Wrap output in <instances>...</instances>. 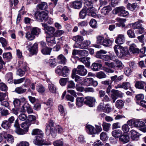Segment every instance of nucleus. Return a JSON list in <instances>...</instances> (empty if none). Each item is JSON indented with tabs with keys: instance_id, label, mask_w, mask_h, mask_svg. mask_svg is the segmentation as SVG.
<instances>
[{
	"instance_id": "f257e3e1",
	"label": "nucleus",
	"mask_w": 146,
	"mask_h": 146,
	"mask_svg": "<svg viewBox=\"0 0 146 146\" xmlns=\"http://www.w3.org/2000/svg\"><path fill=\"white\" fill-rule=\"evenodd\" d=\"M45 129L46 133L47 135L51 134L54 137L56 136V130H58V133H61L63 131L62 128L59 125L55 126V124L53 120L50 119L48 123L46 124Z\"/></svg>"
},
{
	"instance_id": "f03ea898",
	"label": "nucleus",
	"mask_w": 146,
	"mask_h": 146,
	"mask_svg": "<svg viewBox=\"0 0 146 146\" xmlns=\"http://www.w3.org/2000/svg\"><path fill=\"white\" fill-rule=\"evenodd\" d=\"M114 50L117 56L120 58L127 56L129 54L128 48L121 45H115L114 47Z\"/></svg>"
},
{
	"instance_id": "7ed1b4c3",
	"label": "nucleus",
	"mask_w": 146,
	"mask_h": 146,
	"mask_svg": "<svg viewBox=\"0 0 146 146\" xmlns=\"http://www.w3.org/2000/svg\"><path fill=\"white\" fill-rule=\"evenodd\" d=\"M96 9L93 7H90L87 8V10L83 9L80 12L79 14V17L81 19H84L87 13L89 16L93 17L96 16V13L95 12Z\"/></svg>"
},
{
	"instance_id": "20e7f679",
	"label": "nucleus",
	"mask_w": 146,
	"mask_h": 146,
	"mask_svg": "<svg viewBox=\"0 0 146 146\" xmlns=\"http://www.w3.org/2000/svg\"><path fill=\"white\" fill-rule=\"evenodd\" d=\"M72 77H74L76 74L80 76H84L86 75L87 73V70L85 68L83 65H78L77 68L72 70Z\"/></svg>"
},
{
	"instance_id": "39448f33",
	"label": "nucleus",
	"mask_w": 146,
	"mask_h": 146,
	"mask_svg": "<svg viewBox=\"0 0 146 146\" xmlns=\"http://www.w3.org/2000/svg\"><path fill=\"white\" fill-rule=\"evenodd\" d=\"M27 48L31 55L36 54L37 53L38 50V44L37 43H35L32 45V43L29 42L28 44Z\"/></svg>"
},
{
	"instance_id": "423d86ee",
	"label": "nucleus",
	"mask_w": 146,
	"mask_h": 146,
	"mask_svg": "<svg viewBox=\"0 0 146 146\" xmlns=\"http://www.w3.org/2000/svg\"><path fill=\"white\" fill-rule=\"evenodd\" d=\"M91 44V41L86 40L82 42L80 44L75 43L74 47L75 48H78L81 49H86L88 48Z\"/></svg>"
},
{
	"instance_id": "0eeeda50",
	"label": "nucleus",
	"mask_w": 146,
	"mask_h": 146,
	"mask_svg": "<svg viewBox=\"0 0 146 146\" xmlns=\"http://www.w3.org/2000/svg\"><path fill=\"white\" fill-rule=\"evenodd\" d=\"M83 83L81 85H84L87 86H92L94 87H96L98 85V82L96 80H94L92 78H88L84 79L82 81Z\"/></svg>"
},
{
	"instance_id": "6e6552de",
	"label": "nucleus",
	"mask_w": 146,
	"mask_h": 146,
	"mask_svg": "<svg viewBox=\"0 0 146 146\" xmlns=\"http://www.w3.org/2000/svg\"><path fill=\"white\" fill-rule=\"evenodd\" d=\"M48 11L41 12H37L35 13V16L38 20L41 21H45L47 18Z\"/></svg>"
},
{
	"instance_id": "1a4fd4ad",
	"label": "nucleus",
	"mask_w": 146,
	"mask_h": 146,
	"mask_svg": "<svg viewBox=\"0 0 146 146\" xmlns=\"http://www.w3.org/2000/svg\"><path fill=\"white\" fill-rule=\"evenodd\" d=\"M111 9L110 6H107L103 7L100 11L101 15H98V17L100 19L103 18V15L106 16L108 15L109 12L111 10Z\"/></svg>"
},
{
	"instance_id": "9d476101",
	"label": "nucleus",
	"mask_w": 146,
	"mask_h": 146,
	"mask_svg": "<svg viewBox=\"0 0 146 146\" xmlns=\"http://www.w3.org/2000/svg\"><path fill=\"white\" fill-rule=\"evenodd\" d=\"M20 109V111L21 112H25L27 110V112L29 114L33 112L32 108L28 102H25Z\"/></svg>"
},
{
	"instance_id": "9b49d317",
	"label": "nucleus",
	"mask_w": 146,
	"mask_h": 146,
	"mask_svg": "<svg viewBox=\"0 0 146 146\" xmlns=\"http://www.w3.org/2000/svg\"><path fill=\"white\" fill-rule=\"evenodd\" d=\"M85 99L86 100L84 102V104L90 107H93L94 106L95 103L96 102V100L94 97L87 96L85 97Z\"/></svg>"
},
{
	"instance_id": "f8f14e48",
	"label": "nucleus",
	"mask_w": 146,
	"mask_h": 146,
	"mask_svg": "<svg viewBox=\"0 0 146 146\" xmlns=\"http://www.w3.org/2000/svg\"><path fill=\"white\" fill-rule=\"evenodd\" d=\"M112 94L111 97L112 98L113 102H114L115 100L118 97H121L122 96L123 94L120 91L117 90L113 89L111 90Z\"/></svg>"
},
{
	"instance_id": "ddd939ff",
	"label": "nucleus",
	"mask_w": 146,
	"mask_h": 146,
	"mask_svg": "<svg viewBox=\"0 0 146 146\" xmlns=\"http://www.w3.org/2000/svg\"><path fill=\"white\" fill-rule=\"evenodd\" d=\"M82 0H76L70 3V6L74 9H79L82 7Z\"/></svg>"
},
{
	"instance_id": "4468645a",
	"label": "nucleus",
	"mask_w": 146,
	"mask_h": 146,
	"mask_svg": "<svg viewBox=\"0 0 146 146\" xmlns=\"http://www.w3.org/2000/svg\"><path fill=\"white\" fill-rule=\"evenodd\" d=\"M43 135L36 136L33 141L34 143L36 145L40 146L44 145V140L43 139Z\"/></svg>"
},
{
	"instance_id": "2eb2a0df",
	"label": "nucleus",
	"mask_w": 146,
	"mask_h": 146,
	"mask_svg": "<svg viewBox=\"0 0 146 146\" xmlns=\"http://www.w3.org/2000/svg\"><path fill=\"white\" fill-rule=\"evenodd\" d=\"M42 26L44 28L45 32L48 34H54L55 33V29L54 27L48 26L45 24H42Z\"/></svg>"
},
{
	"instance_id": "dca6fc26",
	"label": "nucleus",
	"mask_w": 146,
	"mask_h": 146,
	"mask_svg": "<svg viewBox=\"0 0 146 146\" xmlns=\"http://www.w3.org/2000/svg\"><path fill=\"white\" fill-rule=\"evenodd\" d=\"M125 38L124 35L123 34H120L118 35L115 40L116 43L119 44H123L125 42Z\"/></svg>"
},
{
	"instance_id": "f3484780",
	"label": "nucleus",
	"mask_w": 146,
	"mask_h": 146,
	"mask_svg": "<svg viewBox=\"0 0 146 146\" xmlns=\"http://www.w3.org/2000/svg\"><path fill=\"white\" fill-rule=\"evenodd\" d=\"M86 131L87 133L90 134H95L97 133L96 129L92 126L88 125L86 126Z\"/></svg>"
},
{
	"instance_id": "a211bd4d",
	"label": "nucleus",
	"mask_w": 146,
	"mask_h": 146,
	"mask_svg": "<svg viewBox=\"0 0 146 146\" xmlns=\"http://www.w3.org/2000/svg\"><path fill=\"white\" fill-rule=\"evenodd\" d=\"M146 85V82L143 81H138L135 82V87L139 89H144Z\"/></svg>"
},
{
	"instance_id": "6ab92c4d",
	"label": "nucleus",
	"mask_w": 146,
	"mask_h": 146,
	"mask_svg": "<svg viewBox=\"0 0 146 146\" xmlns=\"http://www.w3.org/2000/svg\"><path fill=\"white\" fill-rule=\"evenodd\" d=\"M28 121L31 124H35L37 125L38 124V121L36 120V117L34 115H29L28 116Z\"/></svg>"
},
{
	"instance_id": "aec40b11",
	"label": "nucleus",
	"mask_w": 146,
	"mask_h": 146,
	"mask_svg": "<svg viewBox=\"0 0 146 146\" xmlns=\"http://www.w3.org/2000/svg\"><path fill=\"white\" fill-rule=\"evenodd\" d=\"M90 58L88 57H85L81 58L79 59L80 61L82 62L85 64L87 67H89L90 65Z\"/></svg>"
},
{
	"instance_id": "412c9836",
	"label": "nucleus",
	"mask_w": 146,
	"mask_h": 146,
	"mask_svg": "<svg viewBox=\"0 0 146 146\" xmlns=\"http://www.w3.org/2000/svg\"><path fill=\"white\" fill-rule=\"evenodd\" d=\"M132 139L134 140H137L139 138L140 134L135 130L132 129L130 131Z\"/></svg>"
},
{
	"instance_id": "4be33fe9",
	"label": "nucleus",
	"mask_w": 146,
	"mask_h": 146,
	"mask_svg": "<svg viewBox=\"0 0 146 146\" xmlns=\"http://www.w3.org/2000/svg\"><path fill=\"white\" fill-rule=\"evenodd\" d=\"M70 72V68L66 66L62 67V76L64 77H66L69 74Z\"/></svg>"
},
{
	"instance_id": "5701e85b",
	"label": "nucleus",
	"mask_w": 146,
	"mask_h": 146,
	"mask_svg": "<svg viewBox=\"0 0 146 146\" xmlns=\"http://www.w3.org/2000/svg\"><path fill=\"white\" fill-rule=\"evenodd\" d=\"M143 21L139 19L137 21L132 24V27L133 29H137L142 27V24Z\"/></svg>"
},
{
	"instance_id": "b1692460",
	"label": "nucleus",
	"mask_w": 146,
	"mask_h": 146,
	"mask_svg": "<svg viewBox=\"0 0 146 146\" xmlns=\"http://www.w3.org/2000/svg\"><path fill=\"white\" fill-rule=\"evenodd\" d=\"M58 63L59 64H65L66 62V59L63 55L61 54L57 58Z\"/></svg>"
},
{
	"instance_id": "393cba45",
	"label": "nucleus",
	"mask_w": 146,
	"mask_h": 146,
	"mask_svg": "<svg viewBox=\"0 0 146 146\" xmlns=\"http://www.w3.org/2000/svg\"><path fill=\"white\" fill-rule=\"evenodd\" d=\"M124 8L123 6L117 7L113 10V13L115 15L118 14L119 16H120Z\"/></svg>"
},
{
	"instance_id": "a878e982",
	"label": "nucleus",
	"mask_w": 146,
	"mask_h": 146,
	"mask_svg": "<svg viewBox=\"0 0 146 146\" xmlns=\"http://www.w3.org/2000/svg\"><path fill=\"white\" fill-rule=\"evenodd\" d=\"M102 66L100 64L97 62H94L92 64L91 68V69L94 71H98Z\"/></svg>"
},
{
	"instance_id": "bb28decb",
	"label": "nucleus",
	"mask_w": 146,
	"mask_h": 146,
	"mask_svg": "<svg viewBox=\"0 0 146 146\" xmlns=\"http://www.w3.org/2000/svg\"><path fill=\"white\" fill-rule=\"evenodd\" d=\"M112 136L116 138L120 137L123 134V132L120 129H116L112 132Z\"/></svg>"
},
{
	"instance_id": "cd10ccee",
	"label": "nucleus",
	"mask_w": 146,
	"mask_h": 146,
	"mask_svg": "<svg viewBox=\"0 0 146 146\" xmlns=\"http://www.w3.org/2000/svg\"><path fill=\"white\" fill-rule=\"evenodd\" d=\"M129 141V137L128 135L123 134L119 138V141L122 143H127Z\"/></svg>"
},
{
	"instance_id": "c85d7f7f",
	"label": "nucleus",
	"mask_w": 146,
	"mask_h": 146,
	"mask_svg": "<svg viewBox=\"0 0 146 146\" xmlns=\"http://www.w3.org/2000/svg\"><path fill=\"white\" fill-rule=\"evenodd\" d=\"M129 49L130 52L133 54L139 53L140 52L139 49L137 48V46L134 44H132L130 46Z\"/></svg>"
},
{
	"instance_id": "c756f323",
	"label": "nucleus",
	"mask_w": 146,
	"mask_h": 146,
	"mask_svg": "<svg viewBox=\"0 0 146 146\" xmlns=\"http://www.w3.org/2000/svg\"><path fill=\"white\" fill-rule=\"evenodd\" d=\"M84 102L83 97H78L76 100V105L78 107H81L83 105Z\"/></svg>"
},
{
	"instance_id": "7c9ffc66",
	"label": "nucleus",
	"mask_w": 146,
	"mask_h": 146,
	"mask_svg": "<svg viewBox=\"0 0 146 146\" xmlns=\"http://www.w3.org/2000/svg\"><path fill=\"white\" fill-rule=\"evenodd\" d=\"M31 134L32 135H37V136L43 135L44 133L41 130L38 129H35L32 131Z\"/></svg>"
},
{
	"instance_id": "2f4dec72",
	"label": "nucleus",
	"mask_w": 146,
	"mask_h": 146,
	"mask_svg": "<svg viewBox=\"0 0 146 146\" xmlns=\"http://www.w3.org/2000/svg\"><path fill=\"white\" fill-rule=\"evenodd\" d=\"M11 126L8 121L7 120L3 121L1 124V126L5 129H9Z\"/></svg>"
},
{
	"instance_id": "473e14b6",
	"label": "nucleus",
	"mask_w": 146,
	"mask_h": 146,
	"mask_svg": "<svg viewBox=\"0 0 146 146\" xmlns=\"http://www.w3.org/2000/svg\"><path fill=\"white\" fill-rule=\"evenodd\" d=\"M3 57L5 60V61H9L12 58V54L9 52L4 53L3 54Z\"/></svg>"
},
{
	"instance_id": "72a5a7b5",
	"label": "nucleus",
	"mask_w": 146,
	"mask_h": 146,
	"mask_svg": "<svg viewBox=\"0 0 146 146\" xmlns=\"http://www.w3.org/2000/svg\"><path fill=\"white\" fill-rule=\"evenodd\" d=\"M48 6L47 3L45 2H42L37 6V8L41 10H45L47 9Z\"/></svg>"
},
{
	"instance_id": "f704fd0d",
	"label": "nucleus",
	"mask_w": 146,
	"mask_h": 146,
	"mask_svg": "<svg viewBox=\"0 0 146 146\" xmlns=\"http://www.w3.org/2000/svg\"><path fill=\"white\" fill-rule=\"evenodd\" d=\"M137 6V4L136 3H134L132 4L128 3L127 6V9L131 11H134Z\"/></svg>"
},
{
	"instance_id": "c9c22d12",
	"label": "nucleus",
	"mask_w": 146,
	"mask_h": 146,
	"mask_svg": "<svg viewBox=\"0 0 146 146\" xmlns=\"http://www.w3.org/2000/svg\"><path fill=\"white\" fill-rule=\"evenodd\" d=\"M52 48L48 47L43 48L41 50V52L44 55H50Z\"/></svg>"
},
{
	"instance_id": "e433bc0d",
	"label": "nucleus",
	"mask_w": 146,
	"mask_h": 146,
	"mask_svg": "<svg viewBox=\"0 0 146 146\" xmlns=\"http://www.w3.org/2000/svg\"><path fill=\"white\" fill-rule=\"evenodd\" d=\"M113 41L110 39L106 38L104 39L102 42V45L108 47L111 46Z\"/></svg>"
},
{
	"instance_id": "4c0bfd02",
	"label": "nucleus",
	"mask_w": 146,
	"mask_h": 146,
	"mask_svg": "<svg viewBox=\"0 0 146 146\" xmlns=\"http://www.w3.org/2000/svg\"><path fill=\"white\" fill-rule=\"evenodd\" d=\"M48 88L50 92L52 93H55L56 92V88L54 84L48 83Z\"/></svg>"
},
{
	"instance_id": "58836bf2",
	"label": "nucleus",
	"mask_w": 146,
	"mask_h": 146,
	"mask_svg": "<svg viewBox=\"0 0 146 146\" xmlns=\"http://www.w3.org/2000/svg\"><path fill=\"white\" fill-rule=\"evenodd\" d=\"M5 138L9 143L12 144L14 141V139L13 137L10 134H7L5 136Z\"/></svg>"
},
{
	"instance_id": "ea45409f",
	"label": "nucleus",
	"mask_w": 146,
	"mask_h": 146,
	"mask_svg": "<svg viewBox=\"0 0 146 146\" xmlns=\"http://www.w3.org/2000/svg\"><path fill=\"white\" fill-rule=\"evenodd\" d=\"M5 78L7 80L8 83H11L13 81V73L11 72L7 73L5 75Z\"/></svg>"
},
{
	"instance_id": "a19ab883",
	"label": "nucleus",
	"mask_w": 146,
	"mask_h": 146,
	"mask_svg": "<svg viewBox=\"0 0 146 146\" xmlns=\"http://www.w3.org/2000/svg\"><path fill=\"white\" fill-rule=\"evenodd\" d=\"M0 42L1 43L3 47H4L5 49H9L11 48L10 47L8 48H7V42L6 40V39L3 38H0Z\"/></svg>"
},
{
	"instance_id": "79ce46f5",
	"label": "nucleus",
	"mask_w": 146,
	"mask_h": 146,
	"mask_svg": "<svg viewBox=\"0 0 146 146\" xmlns=\"http://www.w3.org/2000/svg\"><path fill=\"white\" fill-rule=\"evenodd\" d=\"M72 39L77 42H81L84 40V38L83 36L78 35L73 37Z\"/></svg>"
},
{
	"instance_id": "37998d69",
	"label": "nucleus",
	"mask_w": 146,
	"mask_h": 146,
	"mask_svg": "<svg viewBox=\"0 0 146 146\" xmlns=\"http://www.w3.org/2000/svg\"><path fill=\"white\" fill-rule=\"evenodd\" d=\"M124 102L121 100H118L115 103L116 107L118 109H120L123 107Z\"/></svg>"
},
{
	"instance_id": "c03bdc74",
	"label": "nucleus",
	"mask_w": 146,
	"mask_h": 146,
	"mask_svg": "<svg viewBox=\"0 0 146 146\" xmlns=\"http://www.w3.org/2000/svg\"><path fill=\"white\" fill-rule=\"evenodd\" d=\"M144 95L143 94H139L135 96L136 102L137 104H139V103L144 98Z\"/></svg>"
},
{
	"instance_id": "a18cd8bd",
	"label": "nucleus",
	"mask_w": 146,
	"mask_h": 146,
	"mask_svg": "<svg viewBox=\"0 0 146 146\" xmlns=\"http://www.w3.org/2000/svg\"><path fill=\"white\" fill-rule=\"evenodd\" d=\"M25 37L29 40H33L35 38V36L31 32H30L26 33Z\"/></svg>"
},
{
	"instance_id": "49530a36",
	"label": "nucleus",
	"mask_w": 146,
	"mask_h": 146,
	"mask_svg": "<svg viewBox=\"0 0 146 146\" xmlns=\"http://www.w3.org/2000/svg\"><path fill=\"white\" fill-rule=\"evenodd\" d=\"M31 32L35 36L39 34L40 32V29L37 27H33L31 29Z\"/></svg>"
},
{
	"instance_id": "de8ad7c7",
	"label": "nucleus",
	"mask_w": 146,
	"mask_h": 146,
	"mask_svg": "<svg viewBox=\"0 0 146 146\" xmlns=\"http://www.w3.org/2000/svg\"><path fill=\"white\" fill-rule=\"evenodd\" d=\"M27 91V89L25 88H23L21 87L16 88L15 90V91L19 94H22L25 93Z\"/></svg>"
},
{
	"instance_id": "09e8293b",
	"label": "nucleus",
	"mask_w": 146,
	"mask_h": 146,
	"mask_svg": "<svg viewBox=\"0 0 146 146\" xmlns=\"http://www.w3.org/2000/svg\"><path fill=\"white\" fill-rule=\"evenodd\" d=\"M115 68L122 67L123 64L121 62L118 60L115 59L113 60Z\"/></svg>"
},
{
	"instance_id": "8fccbe9b",
	"label": "nucleus",
	"mask_w": 146,
	"mask_h": 146,
	"mask_svg": "<svg viewBox=\"0 0 146 146\" xmlns=\"http://www.w3.org/2000/svg\"><path fill=\"white\" fill-rule=\"evenodd\" d=\"M18 64L19 67L22 68L25 71H26L27 67L25 62L22 61H19L18 62Z\"/></svg>"
},
{
	"instance_id": "3c124183",
	"label": "nucleus",
	"mask_w": 146,
	"mask_h": 146,
	"mask_svg": "<svg viewBox=\"0 0 146 146\" xmlns=\"http://www.w3.org/2000/svg\"><path fill=\"white\" fill-rule=\"evenodd\" d=\"M111 124L110 123H106V122H103L102 124V127L103 130L106 131H108L110 128Z\"/></svg>"
},
{
	"instance_id": "603ef678",
	"label": "nucleus",
	"mask_w": 146,
	"mask_h": 146,
	"mask_svg": "<svg viewBox=\"0 0 146 146\" xmlns=\"http://www.w3.org/2000/svg\"><path fill=\"white\" fill-rule=\"evenodd\" d=\"M87 1L85 3L86 7H93V4L96 2L97 0H86Z\"/></svg>"
},
{
	"instance_id": "864d4df0",
	"label": "nucleus",
	"mask_w": 146,
	"mask_h": 146,
	"mask_svg": "<svg viewBox=\"0 0 146 146\" xmlns=\"http://www.w3.org/2000/svg\"><path fill=\"white\" fill-rule=\"evenodd\" d=\"M46 40L48 43L54 44L56 43L55 38L54 36L46 37Z\"/></svg>"
},
{
	"instance_id": "5fc2aeb1",
	"label": "nucleus",
	"mask_w": 146,
	"mask_h": 146,
	"mask_svg": "<svg viewBox=\"0 0 146 146\" xmlns=\"http://www.w3.org/2000/svg\"><path fill=\"white\" fill-rule=\"evenodd\" d=\"M96 76L98 78L100 79L106 78V75L104 72L100 71L97 73Z\"/></svg>"
},
{
	"instance_id": "6e6d98bb",
	"label": "nucleus",
	"mask_w": 146,
	"mask_h": 146,
	"mask_svg": "<svg viewBox=\"0 0 146 146\" xmlns=\"http://www.w3.org/2000/svg\"><path fill=\"white\" fill-rule=\"evenodd\" d=\"M31 125L28 121H26L21 124V127L23 129H25V130H27L28 131V129Z\"/></svg>"
},
{
	"instance_id": "4d7b16f0",
	"label": "nucleus",
	"mask_w": 146,
	"mask_h": 146,
	"mask_svg": "<svg viewBox=\"0 0 146 146\" xmlns=\"http://www.w3.org/2000/svg\"><path fill=\"white\" fill-rule=\"evenodd\" d=\"M64 33L62 30H57L54 33L53 36L56 37H59L63 35Z\"/></svg>"
},
{
	"instance_id": "13d9d810",
	"label": "nucleus",
	"mask_w": 146,
	"mask_h": 146,
	"mask_svg": "<svg viewBox=\"0 0 146 146\" xmlns=\"http://www.w3.org/2000/svg\"><path fill=\"white\" fill-rule=\"evenodd\" d=\"M145 124L144 122L142 121H140L138 120H136V124H135V127H143Z\"/></svg>"
},
{
	"instance_id": "bf43d9fd",
	"label": "nucleus",
	"mask_w": 146,
	"mask_h": 146,
	"mask_svg": "<svg viewBox=\"0 0 146 146\" xmlns=\"http://www.w3.org/2000/svg\"><path fill=\"white\" fill-rule=\"evenodd\" d=\"M27 132V130H24L20 128L15 130V132L19 135H23L24 134Z\"/></svg>"
},
{
	"instance_id": "052dcab7",
	"label": "nucleus",
	"mask_w": 146,
	"mask_h": 146,
	"mask_svg": "<svg viewBox=\"0 0 146 146\" xmlns=\"http://www.w3.org/2000/svg\"><path fill=\"white\" fill-rule=\"evenodd\" d=\"M36 90L39 93H42L45 91V89L44 86L41 85H39L36 86Z\"/></svg>"
},
{
	"instance_id": "680f3d73",
	"label": "nucleus",
	"mask_w": 146,
	"mask_h": 146,
	"mask_svg": "<svg viewBox=\"0 0 146 146\" xmlns=\"http://www.w3.org/2000/svg\"><path fill=\"white\" fill-rule=\"evenodd\" d=\"M100 137L101 139L103 141L107 140L108 138L106 133L104 132H103L100 134Z\"/></svg>"
},
{
	"instance_id": "e2e57ef3",
	"label": "nucleus",
	"mask_w": 146,
	"mask_h": 146,
	"mask_svg": "<svg viewBox=\"0 0 146 146\" xmlns=\"http://www.w3.org/2000/svg\"><path fill=\"white\" fill-rule=\"evenodd\" d=\"M13 104L14 107L15 108H18L20 107L21 105V103H20L19 99H15L13 102Z\"/></svg>"
},
{
	"instance_id": "0e129e2a",
	"label": "nucleus",
	"mask_w": 146,
	"mask_h": 146,
	"mask_svg": "<svg viewBox=\"0 0 146 146\" xmlns=\"http://www.w3.org/2000/svg\"><path fill=\"white\" fill-rule=\"evenodd\" d=\"M62 66H58L55 69V73L59 75H61L62 76Z\"/></svg>"
},
{
	"instance_id": "69168bd1",
	"label": "nucleus",
	"mask_w": 146,
	"mask_h": 146,
	"mask_svg": "<svg viewBox=\"0 0 146 146\" xmlns=\"http://www.w3.org/2000/svg\"><path fill=\"white\" fill-rule=\"evenodd\" d=\"M68 78H61L59 81L60 84L62 86L65 85L67 82L68 81Z\"/></svg>"
},
{
	"instance_id": "338daca9",
	"label": "nucleus",
	"mask_w": 146,
	"mask_h": 146,
	"mask_svg": "<svg viewBox=\"0 0 146 146\" xmlns=\"http://www.w3.org/2000/svg\"><path fill=\"white\" fill-rule=\"evenodd\" d=\"M123 88L125 90H127L131 88V84L128 82H123L122 83Z\"/></svg>"
},
{
	"instance_id": "774afa93",
	"label": "nucleus",
	"mask_w": 146,
	"mask_h": 146,
	"mask_svg": "<svg viewBox=\"0 0 146 146\" xmlns=\"http://www.w3.org/2000/svg\"><path fill=\"white\" fill-rule=\"evenodd\" d=\"M8 89L7 86L4 83H0V89L3 91H6Z\"/></svg>"
}]
</instances>
